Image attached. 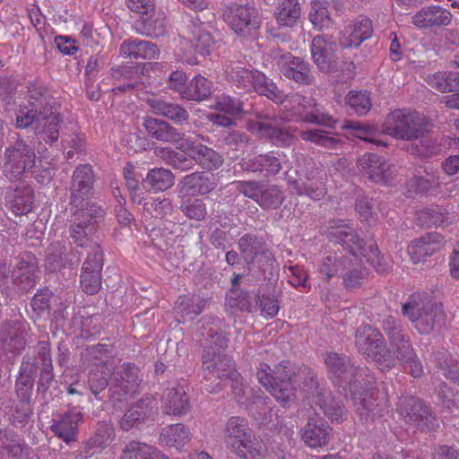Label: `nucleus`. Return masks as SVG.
<instances>
[{
	"mask_svg": "<svg viewBox=\"0 0 459 459\" xmlns=\"http://www.w3.org/2000/svg\"><path fill=\"white\" fill-rule=\"evenodd\" d=\"M32 125H35L36 132L40 137L49 143L57 141L59 137L60 124L63 121L57 107L49 111L34 116Z\"/></svg>",
	"mask_w": 459,
	"mask_h": 459,
	"instance_id": "obj_32",
	"label": "nucleus"
},
{
	"mask_svg": "<svg viewBox=\"0 0 459 459\" xmlns=\"http://www.w3.org/2000/svg\"><path fill=\"white\" fill-rule=\"evenodd\" d=\"M452 13L439 6L422 7L411 17V23L420 30L435 29L448 26L452 22Z\"/></svg>",
	"mask_w": 459,
	"mask_h": 459,
	"instance_id": "obj_27",
	"label": "nucleus"
},
{
	"mask_svg": "<svg viewBox=\"0 0 459 459\" xmlns=\"http://www.w3.org/2000/svg\"><path fill=\"white\" fill-rule=\"evenodd\" d=\"M330 242L341 245L351 253L350 264L347 265L341 275L346 289L360 286L365 275V270L359 264L358 255L366 258L377 273H385L388 271V264L380 254L374 239L360 238L352 223L346 220H332L325 231Z\"/></svg>",
	"mask_w": 459,
	"mask_h": 459,
	"instance_id": "obj_1",
	"label": "nucleus"
},
{
	"mask_svg": "<svg viewBox=\"0 0 459 459\" xmlns=\"http://www.w3.org/2000/svg\"><path fill=\"white\" fill-rule=\"evenodd\" d=\"M293 101V115L298 121L335 128L337 121L315 99L297 96Z\"/></svg>",
	"mask_w": 459,
	"mask_h": 459,
	"instance_id": "obj_21",
	"label": "nucleus"
},
{
	"mask_svg": "<svg viewBox=\"0 0 459 459\" xmlns=\"http://www.w3.org/2000/svg\"><path fill=\"white\" fill-rule=\"evenodd\" d=\"M150 138L162 143L176 144L182 143L186 137L183 133L169 122L156 117H148L143 124Z\"/></svg>",
	"mask_w": 459,
	"mask_h": 459,
	"instance_id": "obj_29",
	"label": "nucleus"
},
{
	"mask_svg": "<svg viewBox=\"0 0 459 459\" xmlns=\"http://www.w3.org/2000/svg\"><path fill=\"white\" fill-rule=\"evenodd\" d=\"M135 30L138 33L147 37H160L165 33L166 16L160 10L154 7L152 12L140 15L135 22Z\"/></svg>",
	"mask_w": 459,
	"mask_h": 459,
	"instance_id": "obj_43",
	"label": "nucleus"
},
{
	"mask_svg": "<svg viewBox=\"0 0 459 459\" xmlns=\"http://www.w3.org/2000/svg\"><path fill=\"white\" fill-rule=\"evenodd\" d=\"M355 344L358 351L374 361L383 370L394 367V358L386 351V343L382 333L370 325H361L355 333Z\"/></svg>",
	"mask_w": 459,
	"mask_h": 459,
	"instance_id": "obj_13",
	"label": "nucleus"
},
{
	"mask_svg": "<svg viewBox=\"0 0 459 459\" xmlns=\"http://www.w3.org/2000/svg\"><path fill=\"white\" fill-rule=\"evenodd\" d=\"M120 459H169V457L152 446L133 440L124 446Z\"/></svg>",
	"mask_w": 459,
	"mask_h": 459,
	"instance_id": "obj_50",
	"label": "nucleus"
},
{
	"mask_svg": "<svg viewBox=\"0 0 459 459\" xmlns=\"http://www.w3.org/2000/svg\"><path fill=\"white\" fill-rule=\"evenodd\" d=\"M299 137L305 142L315 143L318 146L333 149L335 148L340 141L321 129L302 130L299 132Z\"/></svg>",
	"mask_w": 459,
	"mask_h": 459,
	"instance_id": "obj_63",
	"label": "nucleus"
},
{
	"mask_svg": "<svg viewBox=\"0 0 459 459\" xmlns=\"http://www.w3.org/2000/svg\"><path fill=\"white\" fill-rule=\"evenodd\" d=\"M217 177L212 173L195 171L185 176L178 184L181 191L192 195H203L212 192L217 186Z\"/></svg>",
	"mask_w": 459,
	"mask_h": 459,
	"instance_id": "obj_33",
	"label": "nucleus"
},
{
	"mask_svg": "<svg viewBox=\"0 0 459 459\" xmlns=\"http://www.w3.org/2000/svg\"><path fill=\"white\" fill-rule=\"evenodd\" d=\"M437 365L442 374L449 380L459 385V361L446 353H438Z\"/></svg>",
	"mask_w": 459,
	"mask_h": 459,
	"instance_id": "obj_64",
	"label": "nucleus"
},
{
	"mask_svg": "<svg viewBox=\"0 0 459 459\" xmlns=\"http://www.w3.org/2000/svg\"><path fill=\"white\" fill-rule=\"evenodd\" d=\"M279 57L281 60L280 72L284 77L293 80L299 84L307 85L311 83L312 75L308 63L305 62L301 57L291 56L290 53L282 54Z\"/></svg>",
	"mask_w": 459,
	"mask_h": 459,
	"instance_id": "obj_31",
	"label": "nucleus"
},
{
	"mask_svg": "<svg viewBox=\"0 0 459 459\" xmlns=\"http://www.w3.org/2000/svg\"><path fill=\"white\" fill-rule=\"evenodd\" d=\"M37 260L33 255L26 254L22 256L12 273L13 283L22 292L34 288L37 281Z\"/></svg>",
	"mask_w": 459,
	"mask_h": 459,
	"instance_id": "obj_30",
	"label": "nucleus"
},
{
	"mask_svg": "<svg viewBox=\"0 0 459 459\" xmlns=\"http://www.w3.org/2000/svg\"><path fill=\"white\" fill-rule=\"evenodd\" d=\"M120 55L125 57L156 59L159 56L160 49L158 46L151 41L139 39H128L120 46Z\"/></svg>",
	"mask_w": 459,
	"mask_h": 459,
	"instance_id": "obj_44",
	"label": "nucleus"
},
{
	"mask_svg": "<svg viewBox=\"0 0 459 459\" xmlns=\"http://www.w3.org/2000/svg\"><path fill=\"white\" fill-rule=\"evenodd\" d=\"M161 408L166 414H186L190 408L189 400L182 385L173 383L162 395Z\"/></svg>",
	"mask_w": 459,
	"mask_h": 459,
	"instance_id": "obj_37",
	"label": "nucleus"
},
{
	"mask_svg": "<svg viewBox=\"0 0 459 459\" xmlns=\"http://www.w3.org/2000/svg\"><path fill=\"white\" fill-rule=\"evenodd\" d=\"M402 312L421 334H429L441 328L446 317L441 303L427 300V296L420 293L408 298L402 307Z\"/></svg>",
	"mask_w": 459,
	"mask_h": 459,
	"instance_id": "obj_5",
	"label": "nucleus"
},
{
	"mask_svg": "<svg viewBox=\"0 0 459 459\" xmlns=\"http://www.w3.org/2000/svg\"><path fill=\"white\" fill-rule=\"evenodd\" d=\"M359 169L376 183L391 184L394 167L375 153H366L358 160Z\"/></svg>",
	"mask_w": 459,
	"mask_h": 459,
	"instance_id": "obj_26",
	"label": "nucleus"
},
{
	"mask_svg": "<svg viewBox=\"0 0 459 459\" xmlns=\"http://www.w3.org/2000/svg\"><path fill=\"white\" fill-rule=\"evenodd\" d=\"M335 42L325 35L314 37L311 44V55L314 63L323 73H331L338 66Z\"/></svg>",
	"mask_w": 459,
	"mask_h": 459,
	"instance_id": "obj_23",
	"label": "nucleus"
},
{
	"mask_svg": "<svg viewBox=\"0 0 459 459\" xmlns=\"http://www.w3.org/2000/svg\"><path fill=\"white\" fill-rule=\"evenodd\" d=\"M160 442L177 450L182 448L190 439V431L182 424H173L162 429Z\"/></svg>",
	"mask_w": 459,
	"mask_h": 459,
	"instance_id": "obj_54",
	"label": "nucleus"
},
{
	"mask_svg": "<svg viewBox=\"0 0 459 459\" xmlns=\"http://www.w3.org/2000/svg\"><path fill=\"white\" fill-rule=\"evenodd\" d=\"M442 239L440 234L432 232L411 241L408 253L413 263L418 264L437 252L441 247Z\"/></svg>",
	"mask_w": 459,
	"mask_h": 459,
	"instance_id": "obj_41",
	"label": "nucleus"
},
{
	"mask_svg": "<svg viewBox=\"0 0 459 459\" xmlns=\"http://www.w3.org/2000/svg\"><path fill=\"white\" fill-rule=\"evenodd\" d=\"M300 437L303 442L311 448L323 447L330 440L331 428L320 417H308L306 424L300 429Z\"/></svg>",
	"mask_w": 459,
	"mask_h": 459,
	"instance_id": "obj_28",
	"label": "nucleus"
},
{
	"mask_svg": "<svg viewBox=\"0 0 459 459\" xmlns=\"http://www.w3.org/2000/svg\"><path fill=\"white\" fill-rule=\"evenodd\" d=\"M312 403L319 407L325 417L333 422H342L346 418V409L341 401H337L326 390L323 394H317Z\"/></svg>",
	"mask_w": 459,
	"mask_h": 459,
	"instance_id": "obj_47",
	"label": "nucleus"
},
{
	"mask_svg": "<svg viewBox=\"0 0 459 459\" xmlns=\"http://www.w3.org/2000/svg\"><path fill=\"white\" fill-rule=\"evenodd\" d=\"M212 29L210 21L203 22L198 15L192 17L187 25L189 40L202 56L210 55L216 48L217 41L212 34Z\"/></svg>",
	"mask_w": 459,
	"mask_h": 459,
	"instance_id": "obj_25",
	"label": "nucleus"
},
{
	"mask_svg": "<svg viewBox=\"0 0 459 459\" xmlns=\"http://www.w3.org/2000/svg\"><path fill=\"white\" fill-rule=\"evenodd\" d=\"M91 233H86L87 242L83 245L74 243L77 247L87 249V257L82 264L80 283L82 290L93 295L101 287V271L103 267V251L98 242L90 238Z\"/></svg>",
	"mask_w": 459,
	"mask_h": 459,
	"instance_id": "obj_15",
	"label": "nucleus"
},
{
	"mask_svg": "<svg viewBox=\"0 0 459 459\" xmlns=\"http://www.w3.org/2000/svg\"><path fill=\"white\" fill-rule=\"evenodd\" d=\"M324 361L334 385L346 392L357 386L367 377V368L355 366L352 359L344 354L326 352L324 354Z\"/></svg>",
	"mask_w": 459,
	"mask_h": 459,
	"instance_id": "obj_14",
	"label": "nucleus"
},
{
	"mask_svg": "<svg viewBox=\"0 0 459 459\" xmlns=\"http://www.w3.org/2000/svg\"><path fill=\"white\" fill-rule=\"evenodd\" d=\"M179 209L190 220L200 221L204 220L207 215L206 204L198 198H183Z\"/></svg>",
	"mask_w": 459,
	"mask_h": 459,
	"instance_id": "obj_62",
	"label": "nucleus"
},
{
	"mask_svg": "<svg viewBox=\"0 0 459 459\" xmlns=\"http://www.w3.org/2000/svg\"><path fill=\"white\" fill-rule=\"evenodd\" d=\"M198 324V335L205 342L202 355L203 376L215 384L209 391L217 392L221 389V380L233 378L236 375L234 362L225 353L229 339L222 329L224 322L219 317L206 316Z\"/></svg>",
	"mask_w": 459,
	"mask_h": 459,
	"instance_id": "obj_3",
	"label": "nucleus"
},
{
	"mask_svg": "<svg viewBox=\"0 0 459 459\" xmlns=\"http://www.w3.org/2000/svg\"><path fill=\"white\" fill-rule=\"evenodd\" d=\"M146 103L156 116L164 117L177 126L188 123L189 112L177 102L168 101L160 98H153L148 99Z\"/></svg>",
	"mask_w": 459,
	"mask_h": 459,
	"instance_id": "obj_35",
	"label": "nucleus"
},
{
	"mask_svg": "<svg viewBox=\"0 0 459 459\" xmlns=\"http://www.w3.org/2000/svg\"><path fill=\"white\" fill-rule=\"evenodd\" d=\"M212 90V82L202 75H196L187 82L186 89L183 91V99L199 102L208 99Z\"/></svg>",
	"mask_w": 459,
	"mask_h": 459,
	"instance_id": "obj_53",
	"label": "nucleus"
},
{
	"mask_svg": "<svg viewBox=\"0 0 459 459\" xmlns=\"http://www.w3.org/2000/svg\"><path fill=\"white\" fill-rule=\"evenodd\" d=\"M205 299L200 296L179 297L176 302L175 311L180 318L179 322H185L186 319L193 320L202 313L205 306Z\"/></svg>",
	"mask_w": 459,
	"mask_h": 459,
	"instance_id": "obj_51",
	"label": "nucleus"
},
{
	"mask_svg": "<svg viewBox=\"0 0 459 459\" xmlns=\"http://www.w3.org/2000/svg\"><path fill=\"white\" fill-rule=\"evenodd\" d=\"M27 103L21 105L16 112V126L27 128L32 126L36 115L48 112L56 107L51 91L40 82L32 81L27 84Z\"/></svg>",
	"mask_w": 459,
	"mask_h": 459,
	"instance_id": "obj_11",
	"label": "nucleus"
},
{
	"mask_svg": "<svg viewBox=\"0 0 459 459\" xmlns=\"http://www.w3.org/2000/svg\"><path fill=\"white\" fill-rule=\"evenodd\" d=\"M93 183L94 175L90 165H80L74 169L70 186L69 233L73 242L80 245L87 242L86 233H92L94 225L105 214L101 205L86 201L92 193Z\"/></svg>",
	"mask_w": 459,
	"mask_h": 459,
	"instance_id": "obj_2",
	"label": "nucleus"
},
{
	"mask_svg": "<svg viewBox=\"0 0 459 459\" xmlns=\"http://www.w3.org/2000/svg\"><path fill=\"white\" fill-rule=\"evenodd\" d=\"M201 139H204L202 134L187 136L179 143L178 149L187 155L190 160H195L196 164L206 170L219 169L223 164V157L212 148L200 143Z\"/></svg>",
	"mask_w": 459,
	"mask_h": 459,
	"instance_id": "obj_20",
	"label": "nucleus"
},
{
	"mask_svg": "<svg viewBox=\"0 0 459 459\" xmlns=\"http://www.w3.org/2000/svg\"><path fill=\"white\" fill-rule=\"evenodd\" d=\"M370 380L360 381L357 386L349 392L352 397L356 413L363 424L374 421L382 416V412L388 406V398L384 390L378 387L368 386Z\"/></svg>",
	"mask_w": 459,
	"mask_h": 459,
	"instance_id": "obj_9",
	"label": "nucleus"
},
{
	"mask_svg": "<svg viewBox=\"0 0 459 459\" xmlns=\"http://www.w3.org/2000/svg\"><path fill=\"white\" fill-rule=\"evenodd\" d=\"M5 199L15 215L27 214L34 204L33 189L23 183L15 188L9 186L5 190Z\"/></svg>",
	"mask_w": 459,
	"mask_h": 459,
	"instance_id": "obj_38",
	"label": "nucleus"
},
{
	"mask_svg": "<svg viewBox=\"0 0 459 459\" xmlns=\"http://www.w3.org/2000/svg\"><path fill=\"white\" fill-rule=\"evenodd\" d=\"M226 446L243 459H263L265 449L263 443L255 437L246 419L232 416L223 429Z\"/></svg>",
	"mask_w": 459,
	"mask_h": 459,
	"instance_id": "obj_6",
	"label": "nucleus"
},
{
	"mask_svg": "<svg viewBox=\"0 0 459 459\" xmlns=\"http://www.w3.org/2000/svg\"><path fill=\"white\" fill-rule=\"evenodd\" d=\"M296 380L301 382V390L311 402L317 394H323L325 389L319 385L315 372L308 367H301L297 371Z\"/></svg>",
	"mask_w": 459,
	"mask_h": 459,
	"instance_id": "obj_59",
	"label": "nucleus"
},
{
	"mask_svg": "<svg viewBox=\"0 0 459 459\" xmlns=\"http://www.w3.org/2000/svg\"><path fill=\"white\" fill-rule=\"evenodd\" d=\"M238 246L249 271L258 273L264 280L273 276L276 259L263 236L246 233L239 238Z\"/></svg>",
	"mask_w": 459,
	"mask_h": 459,
	"instance_id": "obj_7",
	"label": "nucleus"
},
{
	"mask_svg": "<svg viewBox=\"0 0 459 459\" xmlns=\"http://www.w3.org/2000/svg\"><path fill=\"white\" fill-rule=\"evenodd\" d=\"M239 165L245 171L258 173L264 177L274 176L281 169L280 158L272 152L242 159Z\"/></svg>",
	"mask_w": 459,
	"mask_h": 459,
	"instance_id": "obj_34",
	"label": "nucleus"
},
{
	"mask_svg": "<svg viewBox=\"0 0 459 459\" xmlns=\"http://www.w3.org/2000/svg\"><path fill=\"white\" fill-rule=\"evenodd\" d=\"M114 437L115 429L113 424L106 421L99 422L93 437L85 443L82 454L85 458L90 457L106 448Z\"/></svg>",
	"mask_w": 459,
	"mask_h": 459,
	"instance_id": "obj_45",
	"label": "nucleus"
},
{
	"mask_svg": "<svg viewBox=\"0 0 459 459\" xmlns=\"http://www.w3.org/2000/svg\"><path fill=\"white\" fill-rule=\"evenodd\" d=\"M87 387L98 401H103L110 384V372L105 365L92 367L88 372Z\"/></svg>",
	"mask_w": 459,
	"mask_h": 459,
	"instance_id": "obj_46",
	"label": "nucleus"
},
{
	"mask_svg": "<svg viewBox=\"0 0 459 459\" xmlns=\"http://www.w3.org/2000/svg\"><path fill=\"white\" fill-rule=\"evenodd\" d=\"M36 160L34 147L17 136L4 151L1 160L2 175L10 182L22 181L25 174L32 170Z\"/></svg>",
	"mask_w": 459,
	"mask_h": 459,
	"instance_id": "obj_8",
	"label": "nucleus"
},
{
	"mask_svg": "<svg viewBox=\"0 0 459 459\" xmlns=\"http://www.w3.org/2000/svg\"><path fill=\"white\" fill-rule=\"evenodd\" d=\"M348 38L340 39V44L343 48L359 47L364 40L369 39L373 34L372 21L368 18H363L355 22L350 29L347 30Z\"/></svg>",
	"mask_w": 459,
	"mask_h": 459,
	"instance_id": "obj_49",
	"label": "nucleus"
},
{
	"mask_svg": "<svg viewBox=\"0 0 459 459\" xmlns=\"http://www.w3.org/2000/svg\"><path fill=\"white\" fill-rule=\"evenodd\" d=\"M37 356L33 358L24 357L23 362L22 364L21 369L23 372H30L31 375H35L38 371L44 370L47 366H45V360H43L46 357V359L49 361V364L52 365V359L50 354V345L48 342H39L37 344Z\"/></svg>",
	"mask_w": 459,
	"mask_h": 459,
	"instance_id": "obj_55",
	"label": "nucleus"
},
{
	"mask_svg": "<svg viewBox=\"0 0 459 459\" xmlns=\"http://www.w3.org/2000/svg\"><path fill=\"white\" fill-rule=\"evenodd\" d=\"M140 369L133 363H123L110 373L108 399L113 407H120L133 397L142 382Z\"/></svg>",
	"mask_w": 459,
	"mask_h": 459,
	"instance_id": "obj_12",
	"label": "nucleus"
},
{
	"mask_svg": "<svg viewBox=\"0 0 459 459\" xmlns=\"http://www.w3.org/2000/svg\"><path fill=\"white\" fill-rule=\"evenodd\" d=\"M155 401L150 396L141 398L134 403L123 415L119 426L124 431L137 428L147 417L151 416Z\"/></svg>",
	"mask_w": 459,
	"mask_h": 459,
	"instance_id": "obj_36",
	"label": "nucleus"
},
{
	"mask_svg": "<svg viewBox=\"0 0 459 459\" xmlns=\"http://www.w3.org/2000/svg\"><path fill=\"white\" fill-rule=\"evenodd\" d=\"M81 260L77 251L66 255L65 245L61 241L50 244L46 250L45 266L51 273L60 271L66 264H78Z\"/></svg>",
	"mask_w": 459,
	"mask_h": 459,
	"instance_id": "obj_39",
	"label": "nucleus"
},
{
	"mask_svg": "<svg viewBox=\"0 0 459 459\" xmlns=\"http://www.w3.org/2000/svg\"><path fill=\"white\" fill-rule=\"evenodd\" d=\"M227 74L238 89L254 91L275 102H282L285 98L276 84L257 70H250L241 66L239 63H234L228 68Z\"/></svg>",
	"mask_w": 459,
	"mask_h": 459,
	"instance_id": "obj_10",
	"label": "nucleus"
},
{
	"mask_svg": "<svg viewBox=\"0 0 459 459\" xmlns=\"http://www.w3.org/2000/svg\"><path fill=\"white\" fill-rule=\"evenodd\" d=\"M82 421V413L76 408L65 412L61 419L51 426V430L66 444L74 441L77 435V427Z\"/></svg>",
	"mask_w": 459,
	"mask_h": 459,
	"instance_id": "obj_42",
	"label": "nucleus"
},
{
	"mask_svg": "<svg viewBox=\"0 0 459 459\" xmlns=\"http://www.w3.org/2000/svg\"><path fill=\"white\" fill-rule=\"evenodd\" d=\"M259 383L283 406L296 399L297 372L290 361H282L272 370L266 363H260L256 371Z\"/></svg>",
	"mask_w": 459,
	"mask_h": 459,
	"instance_id": "obj_4",
	"label": "nucleus"
},
{
	"mask_svg": "<svg viewBox=\"0 0 459 459\" xmlns=\"http://www.w3.org/2000/svg\"><path fill=\"white\" fill-rule=\"evenodd\" d=\"M342 128L344 130H351V135L357 137L364 142L374 143L377 146H386V143L377 139V130L367 124L359 121H346Z\"/></svg>",
	"mask_w": 459,
	"mask_h": 459,
	"instance_id": "obj_56",
	"label": "nucleus"
},
{
	"mask_svg": "<svg viewBox=\"0 0 459 459\" xmlns=\"http://www.w3.org/2000/svg\"><path fill=\"white\" fill-rule=\"evenodd\" d=\"M420 138L415 140L406 146V151L420 158H429L438 154L442 148L437 141L429 136H420Z\"/></svg>",
	"mask_w": 459,
	"mask_h": 459,
	"instance_id": "obj_58",
	"label": "nucleus"
},
{
	"mask_svg": "<svg viewBox=\"0 0 459 459\" xmlns=\"http://www.w3.org/2000/svg\"><path fill=\"white\" fill-rule=\"evenodd\" d=\"M382 131L395 139L417 140L423 134L422 119L417 113L395 109L385 118Z\"/></svg>",
	"mask_w": 459,
	"mask_h": 459,
	"instance_id": "obj_17",
	"label": "nucleus"
},
{
	"mask_svg": "<svg viewBox=\"0 0 459 459\" xmlns=\"http://www.w3.org/2000/svg\"><path fill=\"white\" fill-rule=\"evenodd\" d=\"M351 253L343 255L342 253L333 252L325 254L319 262L318 274L326 281H330L333 278L341 277L343 271L350 264Z\"/></svg>",
	"mask_w": 459,
	"mask_h": 459,
	"instance_id": "obj_40",
	"label": "nucleus"
},
{
	"mask_svg": "<svg viewBox=\"0 0 459 459\" xmlns=\"http://www.w3.org/2000/svg\"><path fill=\"white\" fill-rule=\"evenodd\" d=\"M285 199L284 193L275 185L261 186L256 203L263 209H277Z\"/></svg>",
	"mask_w": 459,
	"mask_h": 459,
	"instance_id": "obj_60",
	"label": "nucleus"
},
{
	"mask_svg": "<svg viewBox=\"0 0 459 459\" xmlns=\"http://www.w3.org/2000/svg\"><path fill=\"white\" fill-rule=\"evenodd\" d=\"M300 14L299 0H280L275 6L273 16L279 27L291 28L298 22Z\"/></svg>",
	"mask_w": 459,
	"mask_h": 459,
	"instance_id": "obj_48",
	"label": "nucleus"
},
{
	"mask_svg": "<svg viewBox=\"0 0 459 459\" xmlns=\"http://www.w3.org/2000/svg\"><path fill=\"white\" fill-rule=\"evenodd\" d=\"M28 325L21 320H10L0 327V357L20 353L27 345Z\"/></svg>",
	"mask_w": 459,
	"mask_h": 459,
	"instance_id": "obj_22",
	"label": "nucleus"
},
{
	"mask_svg": "<svg viewBox=\"0 0 459 459\" xmlns=\"http://www.w3.org/2000/svg\"><path fill=\"white\" fill-rule=\"evenodd\" d=\"M225 22L239 37H255L262 19L259 11L249 4H234L223 13Z\"/></svg>",
	"mask_w": 459,
	"mask_h": 459,
	"instance_id": "obj_18",
	"label": "nucleus"
},
{
	"mask_svg": "<svg viewBox=\"0 0 459 459\" xmlns=\"http://www.w3.org/2000/svg\"><path fill=\"white\" fill-rule=\"evenodd\" d=\"M397 411L406 423L413 425L421 432L435 431L439 427L430 407L412 395H402L397 403Z\"/></svg>",
	"mask_w": 459,
	"mask_h": 459,
	"instance_id": "obj_16",
	"label": "nucleus"
},
{
	"mask_svg": "<svg viewBox=\"0 0 459 459\" xmlns=\"http://www.w3.org/2000/svg\"><path fill=\"white\" fill-rule=\"evenodd\" d=\"M154 153L159 159L175 169L186 171L193 168L192 160L170 147H156Z\"/></svg>",
	"mask_w": 459,
	"mask_h": 459,
	"instance_id": "obj_57",
	"label": "nucleus"
},
{
	"mask_svg": "<svg viewBox=\"0 0 459 459\" xmlns=\"http://www.w3.org/2000/svg\"><path fill=\"white\" fill-rule=\"evenodd\" d=\"M317 169L313 162H308L305 169L298 171V178L290 180V185L297 195H307L311 199L319 200L325 196L326 190L324 182L316 178Z\"/></svg>",
	"mask_w": 459,
	"mask_h": 459,
	"instance_id": "obj_24",
	"label": "nucleus"
},
{
	"mask_svg": "<svg viewBox=\"0 0 459 459\" xmlns=\"http://www.w3.org/2000/svg\"><path fill=\"white\" fill-rule=\"evenodd\" d=\"M175 177L173 173L167 169L155 168L147 173L143 180L144 188L152 191H165L174 185Z\"/></svg>",
	"mask_w": 459,
	"mask_h": 459,
	"instance_id": "obj_52",
	"label": "nucleus"
},
{
	"mask_svg": "<svg viewBox=\"0 0 459 459\" xmlns=\"http://www.w3.org/2000/svg\"><path fill=\"white\" fill-rule=\"evenodd\" d=\"M258 130L275 145H290L292 141V135L288 129L279 127L271 122L258 123Z\"/></svg>",
	"mask_w": 459,
	"mask_h": 459,
	"instance_id": "obj_61",
	"label": "nucleus"
},
{
	"mask_svg": "<svg viewBox=\"0 0 459 459\" xmlns=\"http://www.w3.org/2000/svg\"><path fill=\"white\" fill-rule=\"evenodd\" d=\"M382 329L389 342L390 347L386 351L394 358V365L396 360L405 359L412 355L414 348L411 337L399 318L393 316H385Z\"/></svg>",
	"mask_w": 459,
	"mask_h": 459,
	"instance_id": "obj_19",
	"label": "nucleus"
}]
</instances>
